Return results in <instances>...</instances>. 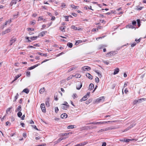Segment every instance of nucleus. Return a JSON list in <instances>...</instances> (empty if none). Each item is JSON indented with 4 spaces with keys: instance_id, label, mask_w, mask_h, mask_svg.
Here are the masks:
<instances>
[{
    "instance_id": "nucleus-23",
    "label": "nucleus",
    "mask_w": 146,
    "mask_h": 146,
    "mask_svg": "<svg viewBox=\"0 0 146 146\" xmlns=\"http://www.w3.org/2000/svg\"><path fill=\"white\" fill-rule=\"evenodd\" d=\"M126 27L127 28H131L132 29L134 28V27L132 25H127L126 26Z\"/></svg>"
},
{
    "instance_id": "nucleus-26",
    "label": "nucleus",
    "mask_w": 146,
    "mask_h": 146,
    "mask_svg": "<svg viewBox=\"0 0 146 146\" xmlns=\"http://www.w3.org/2000/svg\"><path fill=\"white\" fill-rule=\"evenodd\" d=\"M12 108V107L11 106L7 109L6 111V113L7 114L8 113V112L10 111V110Z\"/></svg>"
},
{
    "instance_id": "nucleus-25",
    "label": "nucleus",
    "mask_w": 146,
    "mask_h": 146,
    "mask_svg": "<svg viewBox=\"0 0 146 146\" xmlns=\"http://www.w3.org/2000/svg\"><path fill=\"white\" fill-rule=\"evenodd\" d=\"M82 42V40H78L76 41L75 44L76 45H77L78 44H79V43H81Z\"/></svg>"
},
{
    "instance_id": "nucleus-48",
    "label": "nucleus",
    "mask_w": 146,
    "mask_h": 146,
    "mask_svg": "<svg viewBox=\"0 0 146 146\" xmlns=\"http://www.w3.org/2000/svg\"><path fill=\"white\" fill-rule=\"evenodd\" d=\"M25 38L26 39H27L28 40V42H31V40L29 39V37L26 36V37H25Z\"/></svg>"
},
{
    "instance_id": "nucleus-33",
    "label": "nucleus",
    "mask_w": 146,
    "mask_h": 146,
    "mask_svg": "<svg viewBox=\"0 0 146 146\" xmlns=\"http://www.w3.org/2000/svg\"><path fill=\"white\" fill-rule=\"evenodd\" d=\"M17 115L18 117H21L22 115V113L21 111L17 113Z\"/></svg>"
},
{
    "instance_id": "nucleus-27",
    "label": "nucleus",
    "mask_w": 146,
    "mask_h": 146,
    "mask_svg": "<svg viewBox=\"0 0 146 146\" xmlns=\"http://www.w3.org/2000/svg\"><path fill=\"white\" fill-rule=\"evenodd\" d=\"M47 33V31H43L40 33L42 36H43L46 33Z\"/></svg>"
},
{
    "instance_id": "nucleus-53",
    "label": "nucleus",
    "mask_w": 146,
    "mask_h": 146,
    "mask_svg": "<svg viewBox=\"0 0 146 146\" xmlns=\"http://www.w3.org/2000/svg\"><path fill=\"white\" fill-rule=\"evenodd\" d=\"M43 19H43V17H38V21H39V20H43Z\"/></svg>"
},
{
    "instance_id": "nucleus-4",
    "label": "nucleus",
    "mask_w": 146,
    "mask_h": 146,
    "mask_svg": "<svg viewBox=\"0 0 146 146\" xmlns=\"http://www.w3.org/2000/svg\"><path fill=\"white\" fill-rule=\"evenodd\" d=\"M142 100L144 101L145 100V99L144 98H141L137 100H135L133 102V104L135 105L137 103H140L141 102Z\"/></svg>"
},
{
    "instance_id": "nucleus-35",
    "label": "nucleus",
    "mask_w": 146,
    "mask_h": 146,
    "mask_svg": "<svg viewBox=\"0 0 146 146\" xmlns=\"http://www.w3.org/2000/svg\"><path fill=\"white\" fill-rule=\"evenodd\" d=\"M71 28L75 30H77V27H75V26L74 25L72 26L71 27Z\"/></svg>"
},
{
    "instance_id": "nucleus-20",
    "label": "nucleus",
    "mask_w": 146,
    "mask_h": 146,
    "mask_svg": "<svg viewBox=\"0 0 146 146\" xmlns=\"http://www.w3.org/2000/svg\"><path fill=\"white\" fill-rule=\"evenodd\" d=\"M17 0H13L11 1L10 5L11 6H12L13 4H15L17 3Z\"/></svg>"
},
{
    "instance_id": "nucleus-12",
    "label": "nucleus",
    "mask_w": 146,
    "mask_h": 146,
    "mask_svg": "<svg viewBox=\"0 0 146 146\" xmlns=\"http://www.w3.org/2000/svg\"><path fill=\"white\" fill-rule=\"evenodd\" d=\"M68 115L65 113H64L60 115V117L62 118H66L67 117Z\"/></svg>"
},
{
    "instance_id": "nucleus-54",
    "label": "nucleus",
    "mask_w": 146,
    "mask_h": 146,
    "mask_svg": "<svg viewBox=\"0 0 146 146\" xmlns=\"http://www.w3.org/2000/svg\"><path fill=\"white\" fill-rule=\"evenodd\" d=\"M27 29L28 31H33L34 30V29L33 28H27Z\"/></svg>"
},
{
    "instance_id": "nucleus-11",
    "label": "nucleus",
    "mask_w": 146,
    "mask_h": 146,
    "mask_svg": "<svg viewBox=\"0 0 146 146\" xmlns=\"http://www.w3.org/2000/svg\"><path fill=\"white\" fill-rule=\"evenodd\" d=\"M11 29H7L5 31H3L2 33L3 35H5L7 33H8L10 32Z\"/></svg>"
},
{
    "instance_id": "nucleus-50",
    "label": "nucleus",
    "mask_w": 146,
    "mask_h": 146,
    "mask_svg": "<svg viewBox=\"0 0 146 146\" xmlns=\"http://www.w3.org/2000/svg\"><path fill=\"white\" fill-rule=\"evenodd\" d=\"M104 131H106L105 130V129H101L99 131H98V133H100Z\"/></svg>"
},
{
    "instance_id": "nucleus-8",
    "label": "nucleus",
    "mask_w": 146,
    "mask_h": 146,
    "mask_svg": "<svg viewBox=\"0 0 146 146\" xmlns=\"http://www.w3.org/2000/svg\"><path fill=\"white\" fill-rule=\"evenodd\" d=\"M16 40V38H12L10 40V45H12L13 43Z\"/></svg>"
},
{
    "instance_id": "nucleus-56",
    "label": "nucleus",
    "mask_w": 146,
    "mask_h": 146,
    "mask_svg": "<svg viewBox=\"0 0 146 146\" xmlns=\"http://www.w3.org/2000/svg\"><path fill=\"white\" fill-rule=\"evenodd\" d=\"M70 133H63L62 134V136H66L67 135H68L69 134H70Z\"/></svg>"
},
{
    "instance_id": "nucleus-29",
    "label": "nucleus",
    "mask_w": 146,
    "mask_h": 146,
    "mask_svg": "<svg viewBox=\"0 0 146 146\" xmlns=\"http://www.w3.org/2000/svg\"><path fill=\"white\" fill-rule=\"evenodd\" d=\"M37 37L38 36H33V37H31L30 38L31 40H33L36 39Z\"/></svg>"
},
{
    "instance_id": "nucleus-3",
    "label": "nucleus",
    "mask_w": 146,
    "mask_h": 146,
    "mask_svg": "<svg viewBox=\"0 0 146 146\" xmlns=\"http://www.w3.org/2000/svg\"><path fill=\"white\" fill-rule=\"evenodd\" d=\"M104 96L101 97L96 99L94 102L93 103L95 104L96 103H99L102 102H103L104 101Z\"/></svg>"
},
{
    "instance_id": "nucleus-62",
    "label": "nucleus",
    "mask_w": 146,
    "mask_h": 146,
    "mask_svg": "<svg viewBox=\"0 0 146 146\" xmlns=\"http://www.w3.org/2000/svg\"><path fill=\"white\" fill-rule=\"evenodd\" d=\"M45 91V89L44 87L41 88L39 91Z\"/></svg>"
},
{
    "instance_id": "nucleus-19",
    "label": "nucleus",
    "mask_w": 146,
    "mask_h": 146,
    "mask_svg": "<svg viewBox=\"0 0 146 146\" xmlns=\"http://www.w3.org/2000/svg\"><path fill=\"white\" fill-rule=\"evenodd\" d=\"M78 86H76V88L77 89L79 90L82 87V83H81L79 82L78 84Z\"/></svg>"
},
{
    "instance_id": "nucleus-36",
    "label": "nucleus",
    "mask_w": 146,
    "mask_h": 146,
    "mask_svg": "<svg viewBox=\"0 0 146 146\" xmlns=\"http://www.w3.org/2000/svg\"><path fill=\"white\" fill-rule=\"evenodd\" d=\"M137 25L138 27H139L141 25L140 20L138 19L137 20Z\"/></svg>"
},
{
    "instance_id": "nucleus-60",
    "label": "nucleus",
    "mask_w": 146,
    "mask_h": 146,
    "mask_svg": "<svg viewBox=\"0 0 146 146\" xmlns=\"http://www.w3.org/2000/svg\"><path fill=\"white\" fill-rule=\"evenodd\" d=\"M11 125V123H9V121H7L6 123V126L7 125Z\"/></svg>"
},
{
    "instance_id": "nucleus-46",
    "label": "nucleus",
    "mask_w": 146,
    "mask_h": 146,
    "mask_svg": "<svg viewBox=\"0 0 146 146\" xmlns=\"http://www.w3.org/2000/svg\"><path fill=\"white\" fill-rule=\"evenodd\" d=\"M64 103L62 104L61 105H64L66 106H69V105L68 104V103L66 102H64Z\"/></svg>"
},
{
    "instance_id": "nucleus-49",
    "label": "nucleus",
    "mask_w": 146,
    "mask_h": 146,
    "mask_svg": "<svg viewBox=\"0 0 146 146\" xmlns=\"http://www.w3.org/2000/svg\"><path fill=\"white\" fill-rule=\"evenodd\" d=\"M136 23L137 22L135 21H133L132 22V24L134 26L136 24Z\"/></svg>"
},
{
    "instance_id": "nucleus-39",
    "label": "nucleus",
    "mask_w": 146,
    "mask_h": 146,
    "mask_svg": "<svg viewBox=\"0 0 146 146\" xmlns=\"http://www.w3.org/2000/svg\"><path fill=\"white\" fill-rule=\"evenodd\" d=\"M73 77V75H70L67 78V80H69Z\"/></svg>"
},
{
    "instance_id": "nucleus-63",
    "label": "nucleus",
    "mask_w": 146,
    "mask_h": 146,
    "mask_svg": "<svg viewBox=\"0 0 146 146\" xmlns=\"http://www.w3.org/2000/svg\"><path fill=\"white\" fill-rule=\"evenodd\" d=\"M29 89L26 88L24 89L22 91H29Z\"/></svg>"
},
{
    "instance_id": "nucleus-9",
    "label": "nucleus",
    "mask_w": 146,
    "mask_h": 146,
    "mask_svg": "<svg viewBox=\"0 0 146 146\" xmlns=\"http://www.w3.org/2000/svg\"><path fill=\"white\" fill-rule=\"evenodd\" d=\"M118 128L116 127H109L106 128L105 129V130L106 131L114 129H117Z\"/></svg>"
},
{
    "instance_id": "nucleus-64",
    "label": "nucleus",
    "mask_w": 146,
    "mask_h": 146,
    "mask_svg": "<svg viewBox=\"0 0 146 146\" xmlns=\"http://www.w3.org/2000/svg\"><path fill=\"white\" fill-rule=\"evenodd\" d=\"M26 135H27L26 133H23V135L24 137L26 138L27 136Z\"/></svg>"
},
{
    "instance_id": "nucleus-52",
    "label": "nucleus",
    "mask_w": 146,
    "mask_h": 146,
    "mask_svg": "<svg viewBox=\"0 0 146 146\" xmlns=\"http://www.w3.org/2000/svg\"><path fill=\"white\" fill-rule=\"evenodd\" d=\"M96 82L97 83H98L99 81V79L98 77H96L95 78Z\"/></svg>"
},
{
    "instance_id": "nucleus-31",
    "label": "nucleus",
    "mask_w": 146,
    "mask_h": 146,
    "mask_svg": "<svg viewBox=\"0 0 146 146\" xmlns=\"http://www.w3.org/2000/svg\"><path fill=\"white\" fill-rule=\"evenodd\" d=\"M66 28V27H60V29L62 32L64 31V30Z\"/></svg>"
},
{
    "instance_id": "nucleus-5",
    "label": "nucleus",
    "mask_w": 146,
    "mask_h": 146,
    "mask_svg": "<svg viewBox=\"0 0 146 146\" xmlns=\"http://www.w3.org/2000/svg\"><path fill=\"white\" fill-rule=\"evenodd\" d=\"M40 108L42 111L43 112L45 113L46 112V108L44 103L41 104L40 105Z\"/></svg>"
},
{
    "instance_id": "nucleus-13",
    "label": "nucleus",
    "mask_w": 146,
    "mask_h": 146,
    "mask_svg": "<svg viewBox=\"0 0 146 146\" xmlns=\"http://www.w3.org/2000/svg\"><path fill=\"white\" fill-rule=\"evenodd\" d=\"M94 86L93 84L91 83L89 87V90H92L94 88Z\"/></svg>"
},
{
    "instance_id": "nucleus-7",
    "label": "nucleus",
    "mask_w": 146,
    "mask_h": 146,
    "mask_svg": "<svg viewBox=\"0 0 146 146\" xmlns=\"http://www.w3.org/2000/svg\"><path fill=\"white\" fill-rule=\"evenodd\" d=\"M40 64L38 63V64H36L35 65H34L33 66H31L30 67H29L27 68V70H30L33 69L35 68L36 67H37V66H38V65H40Z\"/></svg>"
},
{
    "instance_id": "nucleus-17",
    "label": "nucleus",
    "mask_w": 146,
    "mask_h": 146,
    "mask_svg": "<svg viewBox=\"0 0 146 146\" xmlns=\"http://www.w3.org/2000/svg\"><path fill=\"white\" fill-rule=\"evenodd\" d=\"M119 69L118 68H115L114 71V72H113V74L114 75L116 74H117L119 72Z\"/></svg>"
},
{
    "instance_id": "nucleus-57",
    "label": "nucleus",
    "mask_w": 146,
    "mask_h": 146,
    "mask_svg": "<svg viewBox=\"0 0 146 146\" xmlns=\"http://www.w3.org/2000/svg\"><path fill=\"white\" fill-rule=\"evenodd\" d=\"M8 21H6L5 22V24L3 25V28H4V27H5L6 25H7V24L8 23Z\"/></svg>"
},
{
    "instance_id": "nucleus-24",
    "label": "nucleus",
    "mask_w": 146,
    "mask_h": 146,
    "mask_svg": "<svg viewBox=\"0 0 146 146\" xmlns=\"http://www.w3.org/2000/svg\"><path fill=\"white\" fill-rule=\"evenodd\" d=\"M58 95V93L56 92L55 94V95L54 96V100L56 101H58V98H57Z\"/></svg>"
},
{
    "instance_id": "nucleus-44",
    "label": "nucleus",
    "mask_w": 146,
    "mask_h": 146,
    "mask_svg": "<svg viewBox=\"0 0 146 146\" xmlns=\"http://www.w3.org/2000/svg\"><path fill=\"white\" fill-rule=\"evenodd\" d=\"M64 17L65 19V21H69V19H68V17H69L68 16H64Z\"/></svg>"
},
{
    "instance_id": "nucleus-55",
    "label": "nucleus",
    "mask_w": 146,
    "mask_h": 146,
    "mask_svg": "<svg viewBox=\"0 0 146 146\" xmlns=\"http://www.w3.org/2000/svg\"><path fill=\"white\" fill-rule=\"evenodd\" d=\"M136 43L135 42H133L131 44V46L132 47H133L136 45Z\"/></svg>"
},
{
    "instance_id": "nucleus-1",
    "label": "nucleus",
    "mask_w": 146,
    "mask_h": 146,
    "mask_svg": "<svg viewBox=\"0 0 146 146\" xmlns=\"http://www.w3.org/2000/svg\"><path fill=\"white\" fill-rule=\"evenodd\" d=\"M90 92H88L87 94L85 95L80 100V101L82 102L86 100L90 96Z\"/></svg>"
},
{
    "instance_id": "nucleus-30",
    "label": "nucleus",
    "mask_w": 146,
    "mask_h": 146,
    "mask_svg": "<svg viewBox=\"0 0 146 146\" xmlns=\"http://www.w3.org/2000/svg\"><path fill=\"white\" fill-rule=\"evenodd\" d=\"M116 121H104V122H103V123H112L113 122H116Z\"/></svg>"
},
{
    "instance_id": "nucleus-18",
    "label": "nucleus",
    "mask_w": 146,
    "mask_h": 146,
    "mask_svg": "<svg viewBox=\"0 0 146 146\" xmlns=\"http://www.w3.org/2000/svg\"><path fill=\"white\" fill-rule=\"evenodd\" d=\"M65 139V138H59L56 141H55L54 142V143H55V144H56L59 143L63 139Z\"/></svg>"
},
{
    "instance_id": "nucleus-38",
    "label": "nucleus",
    "mask_w": 146,
    "mask_h": 146,
    "mask_svg": "<svg viewBox=\"0 0 146 146\" xmlns=\"http://www.w3.org/2000/svg\"><path fill=\"white\" fill-rule=\"evenodd\" d=\"M70 6L72 8H73V9H76V8L78 7L77 6H75L74 5H70Z\"/></svg>"
},
{
    "instance_id": "nucleus-51",
    "label": "nucleus",
    "mask_w": 146,
    "mask_h": 146,
    "mask_svg": "<svg viewBox=\"0 0 146 146\" xmlns=\"http://www.w3.org/2000/svg\"><path fill=\"white\" fill-rule=\"evenodd\" d=\"M45 104L46 106L47 107H48L50 106V104L49 102H46Z\"/></svg>"
},
{
    "instance_id": "nucleus-22",
    "label": "nucleus",
    "mask_w": 146,
    "mask_h": 146,
    "mask_svg": "<svg viewBox=\"0 0 146 146\" xmlns=\"http://www.w3.org/2000/svg\"><path fill=\"white\" fill-rule=\"evenodd\" d=\"M37 54L39 55H41V56H47V54L45 53L44 54L43 53H42L40 52H37Z\"/></svg>"
},
{
    "instance_id": "nucleus-58",
    "label": "nucleus",
    "mask_w": 146,
    "mask_h": 146,
    "mask_svg": "<svg viewBox=\"0 0 146 146\" xmlns=\"http://www.w3.org/2000/svg\"><path fill=\"white\" fill-rule=\"evenodd\" d=\"M105 36H104L102 37H99L97 38H96V40H98L99 39H102L103 38H104Z\"/></svg>"
},
{
    "instance_id": "nucleus-43",
    "label": "nucleus",
    "mask_w": 146,
    "mask_h": 146,
    "mask_svg": "<svg viewBox=\"0 0 146 146\" xmlns=\"http://www.w3.org/2000/svg\"><path fill=\"white\" fill-rule=\"evenodd\" d=\"M54 109H55V112L56 113H57L59 111V110H58V108L57 107H55V108Z\"/></svg>"
},
{
    "instance_id": "nucleus-2",
    "label": "nucleus",
    "mask_w": 146,
    "mask_h": 146,
    "mask_svg": "<svg viewBox=\"0 0 146 146\" xmlns=\"http://www.w3.org/2000/svg\"><path fill=\"white\" fill-rule=\"evenodd\" d=\"M117 53V51H113L110 52L108 53H107L106 56L107 57L108 56H111L115 54H116Z\"/></svg>"
},
{
    "instance_id": "nucleus-10",
    "label": "nucleus",
    "mask_w": 146,
    "mask_h": 146,
    "mask_svg": "<svg viewBox=\"0 0 146 146\" xmlns=\"http://www.w3.org/2000/svg\"><path fill=\"white\" fill-rule=\"evenodd\" d=\"M135 125V123L129 126L128 127H127L126 129H125L124 130V131H126L128 130H129V129H131V128L134 127Z\"/></svg>"
},
{
    "instance_id": "nucleus-32",
    "label": "nucleus",
    "mask_w": 146,
    "mask_h": 146,
    "mask_svg": "<svg viewBox=\"0 0 146 146\" xmlns=\"http://www.w3.org/2000/svg\"><path fill=\"white\" fill-rule=\"evenodd\" d=\"M92 100V99H89L87 101H86V103L87 104H89L90 103Z\"/></svg>"
},
{
    "instance_id": "nucleus-42",
    "label": "nucleus",
    "mask_w": 146,
    "mask_h": 146,
    "mask_svg": "<svg viewBox=\"0 0 146 146\" xmlns=\"http://www.w3.org/2000/svg\"><path fill=\"white\" fill-rule=\"evenodd\" d=\"M99 76H101V74L100 73V72L98 71L97 70H95L94 71Z\"/></svg>"
},
{
    "instance_id": "nucleus-47",
    "label": "nucleus",
    "mask_w": 146,
    "mask_h": 146,
    "mask_svg": "<svg viewBox=\"0 0 146 146\" xmlns=\"http://www.w3.org/2000/svg\"><path fill=\"white\" fill-rule=\"evenodd\" d=\"M72 97L74 99H75V98L77 97V96L76 94H74L72 96Z\"/></svg>"
},
{
    "instance_id": "nucleus-28",
    "label": "nucleus",
    "mask_w": 146,
    "mask_h": 146,
    "mask_svg": "<svg viewBox=\"0 0 146 146\" xmlns=\"http://www.w3.org/2000/svg\"><path fill=\"white\" fill-rule=\"evenodd\" d=\"M67 45L70 48H71L72 47L73 44L71 43L68 42L67 43Z\"/></svg>"
},
{
    "instance_id": "nucleus-40",
    "label": "nucleus",
    "mask_w": 146,
    "mask_h": 146,
    "mask_svg": "<svg viewBox=\"0 0 146 146\" xmlns=\"http://www.w3.org/2000/svg\"><path fill=\"white\" fill-rule=\"evenodd\" d=\"M26 75L27 77H29L30 76V72L29 71H27L26 72Z\"/></svg>"
},
{
    "instance_id": "nucleus-14",
    "label": "nucleus",
    "mask_w": 146,
    "mask_h": 146,
    "mask_svg": "<svg viewBox=\"0 0 146 146\" xmlns=\"http://www.w3.org/2000/svg\"><path fill=\"white\" fill-rule=\"evenodd\" d=\"M64 105H61V108L62 109L64 110H67V109L69 107V106H64Z\"/></svg>"
},
{
    "instance_id": "nucleus-61",
    "label": "nucleus",
    "mask_w": 146,
    "mask_h": 146,
    "mask_svg": "<svg viewBox=\"0 0 146 146\" xmlns=\"http://www.w3.org/2000/svg\"><path fill=\"white\" fill-rule=\"evenodd\" d=\"M98 31V29H93L92 30V31L94 32V31Z\"/></svg>"
},
{
    "instance_id": "nucleus-34",
    "label": "nucleus",
    "mask_w": 146,
    "mask_h": 146,
    "mask_svg": "<svg viewBox=\"0 0 146 146\" xmlns=\"http://www.w3.org/2000/svg\"><path fill=\"white\" fill-rule=\"evenodd\" d=\"M21 76V74H18L16 75L15 77V80H16L18 78H19Z\"/></svg>"
},
{
    "instance_id": "nucleus-15",
    "label": "nucleus",
    "mask_w": 146,
    "mask_h": 146,
    "mask_svg": "<svg viewBox=\"0 0 146 146\" xmlns=\"http://www.w3.org/2000/svg\"><path fill=\"white\" fill-rule=\"evenodd\" d=\"M86 76L89 79H92V76L89 73H87L86 74Z\"/></svg>"
},
{
    "instance_id": "nucleus-45",
    "label": "nucleus",
    "mask_w": 146,
    "mask_h": 146,
    "mask_svg": "<svg viewBox=\"0 0 146 146\" xmlns=\"http://www.w3.org/2000/svg\"><path fill=\"white\" fill-rule=\"evenodd\" d=\"M64 52H61V53L57 54L56 55V57H58V56H59L63 54H64Z\"/></svg>"
},
{
    "instance_id": "nucleus-16",
    "label": "nucleus",
    "mask_w": 146,
    "mask_h": 146,
    "mask_svg": "<svg viewBox=\"0 0 146 146\" xmlns=\"http://www.w3.org/2000/svg\"><path fill=\"white\" fill-rule=\"evenodd\" d=\"M22 108L21 106V105H20L18 106L17 108L15 110L16 112L19 111L20 112L21 111Z\"/></svg>"
},
{
    "instance_id": "nucleus-21",
    "label": "nucleus",
    "mask_w": 146,
    "mask_h": 146,
    "mask_svg": "<svg viewBox=\"0 0 146 146\" xmlns=\"http://www.w3.org/2000/svg\"><path fill=\"white\" fill-rule=\"evenodd\" d=\"M73 77H75L76 78H80L81 76V75L80 74H76L75 75H73Z\"/></svg>"
},
{
    "instance_id": "nucleus-59",
    "label": "nucleus",
    "mask_w": 146,
    "mask_h": 146,
    "mask_svg": "<svg viewBox=\"0 0 146 146\" xmlns=\"http://www.w3.org/2000/svg\"><path fill=\"white\" fill-rule=\"evenodd\" d=\"M65 6H66V5L64 3L62 4L61 5V6L62 7V8L63 9V8L65 7Z\"/></svg>"
},
{
    "instance_id": "nucleus-37",
    "label": "nucleus",
    "mask_w": 146,
    "mask_h": 146,
    "mask_svg": "<svg viewBox=\"0 0 146 146\" xmlns=\"http://www.w3.org/2000/svg\"><path fill=\"white\" fill-rule=\"evenodd\" d=\"M74 128V125H69L67 127L68 129H73Z\"/></svg>"
},
{
    "instance_id": "nucleus-41",
    "label": "nucleus",
    "mask_w": 146,
    "mask_h": 146,
    "mask_svg": "<svg viewBox=\"0 0 146 146\" xmlns=\"http://www.w3.org/2000/svg\"><path fill=\"white\" fill-rule=\"evenodd\" d=\"M31 126L32 127H33L35 129L37 130H38V129L37 128V127L36 125H31Z\"/></svg>"
},
{
    "instance_id": "nucleus-6",
    "label": "nucleus",
    "mask_w": 146,
    "mask_h": 146,
    "mask_svg": "<svg viewBox=\"0 0 146 146\" xmlns=\"http://www.w3.org/2000/svg\"><path fill=\"white\" fill-rule=\"evenodd\" d=\"M91 69V68L87 66H84L82 68V70L84 71H86V70L89 71Z\"/></svg>"
}]
</instances>
